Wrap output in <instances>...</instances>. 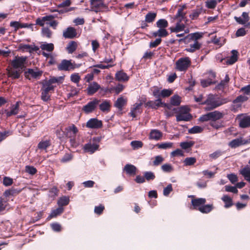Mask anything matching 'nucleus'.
I'll list each match as a JSON object with an SVG mask.
<instances>
[{
    "label": "nucleus",
    "mask_w": 250,
    "mask_h": 250,
    "mask_svg": "<svg viewBox=\"0 0 250 250\" xmlns=\"http://www.w3.org/2000/svg\"><path fill=\"white\" fill-rule=\"evenodd\" d=\"M63 80V77L61 76L57 78L53 77L48 81H46L42 83V87L41 89V99L43 101L46 102L50 99V95L49 92L54 90V86L53 83H62Z\"/></svg>",
    "instance_id": "obj_1"
},
{
    "label": "nucleus",
    "mask_w": 250,
    "mask_h": 250,
    "mask_svg": "<svg viewBox=\"0 0 250 250\" xmlns=\"http://www.w3.org/2000/svg\"><path fill=\"white\" fill-rule=\"evenodd\" d=\"M229 100L227 98H222L216 97L212 94L208 95L207 99L202 102V104H206V110H210L214 109L222 104L227 103Z\"/></svg>",
    "instance_id": "obj_2"
},
{
    "label": "nucleus",
    "mask_w": 250,
    "mask_h": 250,
    "mask_svg": "<svg viewBox=\"0 0 250 250\" xmlns=\"http://www.w3.org/2000/svg\"><path fill=\"white\" fill-rule=\"evenodd\" d=\"M224 116V114L219 111L208 113L201 116L199 120L201 122H207L210 121V125L213 127L218 129L221 126V124L216 123L215 121L222 119Z\"/></svg>",
    "instance_id": "obj_3"
},
{
    "label": "nucleus",
    "mask_w": 250,
    "mask_h": 250,
    "mask_svg": "<svg viewBox=\"0 0 250 250\" xmlns=\"http://www.w3.org/2000/svg\"><path fill=\"white\" fill-rule=\"evenodd\" d=\"M206 202L205 198H200L192 199L191 204L193 208L198 209L203 213H208L210 212L213 208L212 204L205 205Z\"/></svg>",
    "instance_id": "obj_4"
},
{
    "label": "nucleus",
    "mask_w": 250,
    "mask_h": 250,
    "mask_svg": "<svg viewBox=\"0 0 250 250\" xmlns=\"http://www.w3.org/2000/svg\"><path fill=\"white\" fill-rule=\"evenodd\" d=\"M101 141L100 137H94L88 143L85 144L83 149L85 152L90 154L94 153L99 147V142Z\"/></svg>",
    "instance_id": "obj_5"
},
{
    "label": "nucleus",
    "mask_w": 250,
    "mask_h": 250,
    "mask_svg": "<svg viewBox=\"0 0 250 250\" xmlns=\"http://www.w3.org/2000/svg\"><path fill=\"white\" fill-rule=\"evenodd\" d=\"M176 121H188L192 116L189 113V108L187 106H181L179 109L178 114L176 116Z\"/></svg>",
    "instance_id": "obj_6"
},
{
    "label": "nucleus",
    "mask_w": 250,
    "mask_h": 250,
    "mask_svg": "<svg viewBox=\"0 0 250 250\" xmlns=\"http://www.w3.org/2000/svg\"><path fill=\"white\" fill-rule=\"evenodd\" d=\"M191 64L188 57H183L178 59L175 63V68L179 71H186Z\"/></svg>",
    "instance_id": "obj_7"
},
{
    "label": "nucleus",
    "mask_w": 250,
    "mask_h": 250,
    "mask_svg": "<svg viewBox=\"0 0 250 250\" xmlns=\"http://www.w3.org/2000/svg\"><path fill=\"white\" fill-rule=\"evenodd\" d=\"M107 8V6L104 0H90V10L97 13Z\"/></svg>",
    "instance_id": "obj_8"
},
{
    "label": "nucleus",
    "mask_w": 250,
    "mask_h": 250,
    "mask_svg": "<svg viewBox=\"0 0 250 250\" xmlns=\"http://www.w3.org/2000/svg\"><path fill=\"white\" fill-rule=\"evenodd\" d=\"M42 74V71L37 68H29L24 72L25 77L29 80L38 79Z\"/></svg>",
    "instance_id": "obj_9"
},
{
    "label": "nucleus",
    "mask_w": 250,
    "mask_h": 250,
    "mask_svg": "<svg viewBox=\"0 0 250 250\" xmlns=\"http://www.w3.org/2000/svg\"><path fill=\"white\" fill-rule=\"evenodd\" d=\"M26 61L25 57H15V59L11 61V65L14 68L21 70L24 66Z\"/></svg>",
    "instance_id": "obj_10"
},
{
    "label": "nucleus",
    "mask_w": 250,
    "mask_h": 250,
    "mask_svg": "<svg viewBox=\"0 0 250 250\" xmlns=\"http://www.w3.org/2000/svg\"><path fill=\"white\" fill-rule=\"evenodd\" d=\"M100 101L97 99H94L92 101L87 103L85 105L83 106V111L86 113H89L93 111L98 104Z\"/></svg>",
    "instance_id": "obj_11"
},
{
    "label": "nucleus",
    "mask_w": 250,
    "mask_h": 250,
    "mask_svg": "<svg viewBox=\"0 0 250 250\" xmlns=\"http://www.w3.org/2000/svg\"><path fill=\"white\" fill-rule=\"evenodd\" d=\"M102 122L97 118H91L89 120L86 125V126L89 128L96 129L101 127Z\"/></svg>",
    "instance_id": "obj_12"
},
{
    "label": "nucleus",
    "mask_w": 250,
    "mask_h": 250,
    "mask_svg": "<svg viewBox=\"0 0 250 250\" xmlns=\"http://www.w3.org/2000/svg\"><path fill=\"white\" fill-rule=\"evenodd\" d=\"M185 25L184 23H181V21H178L176 23V25L174 27H171L170 28V30L171 32L178 33L184 31L185 33H188V29H185Z\"/></svg>",
    "instance_id": "obj_13"
},
{
    "label": "nucleus",
    "mask_w": 250,
    "mask_h": 250,
    "mask_svg": "<svg viewBox=\"0 0 250 250\" xmlns=\"http://www.w3.org/2000/svg\"><path fill=\"white\" fill-rule=\"evenodd\" d=\"M249 141L248 140H243L242 138H238L232 140L229 144V146L231 148H236L241 145L247 144Z\"/></svg>",
    "instance_id": "obj_14"
},
{
    "label": "nucleus",
    "mask_w": 250,
    "mask_h": 250,
    "mask_svg": "<svg viewBox=\"0 0 250 250\" xmlns=\"http://www.w3.org/2000/svg\"><path fill=\"white\" fill-rule=\"evenodd\" d=\"M78 132L77 127L74 125H71L65 128L64 132L68 137H75Z\"/></svg>",
    "instance_id": "obj_15"
},
{
    "label": "nucleus",
    "mask_w": 250,
    "mask_h": 250,
    "mask_svg": "<svg viewBox=\"0 0 250 250\" xmlns=\"http://www.w3.org/2000/svg\"><path fill=\"white\" fill-rule=\"evenodd\" d=\"M77 33L75 29L72 27H69L63 31V36L67 39H73L76 36Z\"/></svg>",
    "instance_id": "obj_16"
},
{
    "label": "nucleus",
    "mask_w": 250,
    "mask_h": 250,
    "mask_svg": "<svg viewBox=\"0 0 250 250\" xmlns=\"http://www.w3.org/2000/svg\"><path fill=\"white\" fill-rule=\"evenodd\" d=\"M142 103H135L133 104V107L131 108L129 115L133 118L136 117L138 113L141 112V106Z\"/></svg>",
    "instance_id": "obj_17"
},
{
    "label": "nucleus",
    "mask_w": 250,
    "mask_h": 250,
    "mask_svg": "<svg viewBox=\"0 0 250 250\" xmlns=\"http://www.w3.org/2000/svg\"><path fill=\"white\" fill-rule=\"evenodd\" d=\"M8 76L12 79H18L20 77L21 70L14 68L12 66L7 69Z\"/></svg>",
    "instance_id": "obj_18"
},
{
    "label": "nucleus",
    "mask_w": 250,
    "mask_h": 250,
    "mask_svg": "<svg viewBox=\"0 0 250 250\" xmlns=\"http://www.w3.org/2000/svg\"><path fill=\"white\" fill-rule=\"evenodd\" d=\"M53 18L54 17L52 15L39 18L36 20V24L43 26L45 23L48 24L47 21H51Z\"/></svg>",
    "instance_id": "obj_19"
},
{
    "label": "nucleus",
    "mask_w": 250,
    "mask_h": 250,
    "mask_svg": "<svg viewBox=\"0 0 250 250\" xmlns=\"http://www.w3.org/2000/svg\"><path fill=\"white\" fill-rule=\"evenodd\" d=\"M240 126L246 128L250 126V116L244 115L239 119Z\"/></svg>",
    "instance_id": "obj_20"
},
{
    "label": "nucleus",
    "mask_w": 250,
    "mask_h": 250,
    "mask_svg": "<svg viewBox=\"0 0 250 250\" xmlns=\"http://www.w3.org/2000/svg\"><path fill=\"white\" fill-rule=\"evenodd\" d=\"M234 19L240 24L245 25L249 21V16L246 12H243L241 17H235Z\"/></svg>",
    "instance_id": "obj_21"
},
{
    "label": "nucleus",
    "mask_w": 250,
    "mask_h": 250,
    "mask_svg": "<svg viewBox=\"0 0 250 250\" xmlns=\"http://www.w3.org/2000/svg\"><path fill=\"white\" fill-rule=\"evenodd\" d=\"M240 173L244 177L245 179L250 183V167L246 166L240 170Z\"/></svg>",
    "instance_id": "obj_22"
},
{
    "label": "nucleus",
    "mask_w": 250,
    "mask_h": 250,
    "mask_svg": "<svg viewBox=\"0 0 250 250\" xmlns=\"http://www.w3.org/2000/svg\"><path fill=\"white\" fill-rule=\"evenodd\" d=\"M71 66H72L71 61L63 60L58 65V68L60 70L69 71Z\"/></svg>",
    "instance_id": "obj_23"
},
{
    "label": "nucleus",
    "mask_w": 250,
    "mask_h": 250,
    "mask_svg": "<svg viewBox=\"0 0 250 250\" xmlns=\"http://www.w3.org/2000/svg\"><path fill=\"white\" fill-rule=\"evenodd\" d=\"M100 88V85L96 82L90 83L87 87V93L89 95H92Z\"/></svg>",
    "instance_id": "obj_24"
},
{
    "label": "nucleus",
    "mask_w": 250,
    "mask_h": 250,
    "mask_svg": "<svg viewBox=\"0 0 250 250\" xmlns=\"http://www.w3.org/2000/svg\"><path fill=\"white\" fill-rule=\"evenodd\" d=\"M163 104L166 105V104L162 102L161 99H157L155 101H149L146 103L147 106L155 109L157 108Z\"/></svg>",
    "instance_id": "obj_25"
},
{
    "label": "nucleus",
    "mask_w": 250,
    "mask_h": 250,
    "mask_svg": "<svg viewBox=\"0 0 250 250\" xmlns=\"http://www.w3.org/2000/svg\"><path fill=\"white\" fill-rule=\"evenodd\" d=\"M19 109V103L17 102V103L15 104H13L11 107V109L10 111H6V114L7 117L11 116L12 115H14L17 114L18 113V111Z\"/></svg>",
    "instance_id": "obj_26"
},
{
    "label": "nucleus",
    "mask_w": 250,
    "mask_h": 250,
    "mask_svg": "<svg viewBox=\"0 0 250 250\" xmlns=\"http://www.w3.org/2000/svg\"><path fill=\"white\" fill-rule=\"evenodd\" d=\"M136 169V167L131 164H126L124 168V170L129 175H135Z\"/></svg>",
    "instance_id": "obj_27"
},
{
    "label": "nucleus",
    "mask_w": 250,
    "mask_h": 250,
    "mask_svg": "<svg viewBox=\"0 0 250 250\" xmlns=\"http://www.w3.org/2000/svg\"><path fill=\"white\" fill-rule=\"evenodd\" d=\"M209 75L211 78L210 79L202 80L201 81V85L204 87H207L213 83L211 79H214L215 78V74L213 72L210 71L209 72Z\"/></svg>",
    "instance_id": "obj_28"
},
{
    "label": "nucleus",
    "mask_w": 250,
    "mask_h": 250,
    "mask_svg": "<svg viewBox=\"0 0 250 250\" xmlns=\"http://www.w3.org/2000/svg\"><path fill=\"white\" fill-rule=\"evenodd\" d=\"M168 32L166 29H159L152 33V35L154 37L164 38L166 37L168 35Z\"/></svg>",
    "instance_id": "obj_29"
},
{
    "label": "nucleus",
    "mask_w": 250,
    "mask_h": 250,
    "mask_svg": "<svg viewBox=\"0 0 250 250\" xmlns=\"http://www.w3.org/2000/svg\"><path fill=\"white\" fill-rule=\"evenodd\" d=\"M116 79L118 81L125 82L127 81L129 79V77L123 71H119L117 72L115 75Z\"/></svg>",
    "instance_id": "obj_30"
},
{
    "label": "nucleus",
    "mask_w": 250,
    "mask_h": 250,
    "mask_svg": "<svg viewBox=\"0 0 250 250\" xmlns=\"http://www.w3.org/2000/svg\"><path fill=\"white\" fill-rule=\"evenodd\" d=\"M162 136V133L157 130L153 129L151 131L149 135V138L152 140H159Z\"/></svg>",
    "instance_id": "obj_31"
},
{
    "label": "nucleus",
    "mask_w": 250,
    "mask_h": 250,
    "mask_svg": "<svg viewBox=\"0 0 250 250\" xmlns=\"http://www.w3.org/2000/svg\"><path fill=\"white\" fill-rule=\"evenodd\" d=\"M201 44L198 41H193L192 43H190L189 47L186 49V50L189 52H193L198 50L201 47Z\"/></svg>",
    "instance_id": "obj_32"
},
{
    "label": "nucleus",
    "mask_w": 250,
    "mask_h": 250,
    "mask_svg": "<svg viewBox=\"0 0 250 250\" xmlns=\"http://www.w3.org/2000/svg\"><path fill=\"white\" fill-rule=\"evenodd\" d=\"M231 53L232 55L226 61V63L228 65L233 64L237 61L238 59V52L236 50H232Z\"/></svg>",
    "instance_id": "obj_33"
},
{
    "label": "nucleus",
    "mask_w": 250,
    "mask_h": 250,
    "mask_svg": "<svg viewBox=\"0 0 250 250\" xmlns=\"http://www.w3.org/2000/svg\"><path fill=\"white\" fill-rule=\"evenodd\" d=\"M110 106V103L108 101H104L99 105L100 110L104 112L109 111Z\"/></svg>",
    "instance_id": "obj_34"
},
{
    "label": "nucleus",
    "mask_w": 250,
    "mask_h": 250,
    "mask_svg": "<svg viewBox=\"0 0 250 250\" xmlns=\"http://www.w3.org/2000/svg\"><path fill=\"white\" fill-rule=\"evenodd\" d=\"M51 145L49 140H43L41 141L38 145V148L41 150H45L46 152V149Z\"/></svg>",
    "instance_id": "obj_35"
},
{
    "label": "nucleus",
    "mask_w": 250,
    "mask_h": 250,
    "mask_svg": "<svg viewBox=\"0 0 250 250\" xmlns=\"http://www.w3.org/2000/svg\"><path fill=\"white\" fill-rule=\"evenodd\" d=\"M40 48L42 50L52 52L54 50V47L53 43L44 42L41 44Z\"/></svg>",
    "instance_id": "obj_36"
},
{
    "label": "nucleus",
    "mask_w": 250,
    "mask_h": 250,
    "mask_svg": "<svg viewBox=\"0 0 250 250\" xmlns=\"http://www.w3.org/2000/svg\"><path fill=\"white\" fill-rule=\"evenodd\" d=\"M221 199L225 203V207L226 208H229L232 206V199L227 195H223Z\"/></svg>",
    "instance_id": "obj_37"
},
{
    "label": "nucleus",
    "mask_w": 250,
    "mask_h": 250,
    "mask_svg": "<svg viewBox=\"0 0 250 250\" xmlns=\"http://www.w3.org/2000/svg\"><path fill=\"white\" fill-rule=\"evenodd\" d=\"M156 25L159 29H166L168 26V23L166 20L162 19L156 22Z\"/></svg>",
    "instance_id": "obj_38"
},
{
    "label": "nucleus",
    "mask_w": 250,
    "mask_h": 250,
    "mask_svg": "<svg viewBox=\"0 0 250 250\" xmlns=\"http://www.w3.org/2000/svg\"><path fill=\"white\" fill-rule=\"evenodd\" d=\"M77 43L74 41L70 42L66 47V49L69 54L73 53L77 49Z\"/></svg>",
    "instance_id": "obj_39"
},
{
    "label": "nucleus",
    "mask_w": 250,
    "mask_h": 250,
    "mask_svg": "<svg viewBox=\"0 0 250 250\" xmlns=\"http://www.w3.org/2000/svg\"><path fill=\"white\" fill-rule=\"evenodd\" d=\"M126 100L123 97H120L117 99L115 103V106L119 109H122L123 106L125 104Z\"/></svg>",
    "instance_id": "obj_40"
},
{
    "label": "nucleus",
    "mask_w": 250,
    "mask_h": 250,
    "mask_svg": "<svg viewBox=\"0 0 250 250\" xmlns=\"http://www.w3.org/2000/svg\"><path fill=\"white\" fill-rule=\"evenodd\" d=\"M63 211V208L62 207H59L52 211L51 214L48 216V219H50L53 217H55L58 215H60Z\"/></svg>",
    "instance_id": "obj_41"
},
{
    "label": "nucleus",
    "mask_w": 250,
    "mask_h": 250,
    "mask_svg": "<svg viewBox=\"0 0 250 250\" xmlns=\"http://www.w3.org/2000/svg\"><path fill=\"white\" fill-rule=\"evenodd\" d=\"M186 13L182 11V9H178L174 18L178 21H182L186 18Z\"/></svg>",
    "instance_id": "obj_42"
},
{
    "label": "nucleus",
    "mask_w": 250,
    "mask_h": 250,
    "mask_svg": "<svg viewBox=\"0 0 250 250\" xmlns=\"http://www.w3.org/2000/svg\"><path fill=\"white\" fill-rule=\"evenodd\" d=\"M202 12V8L201 7H198L192 11V13L189 15V17L192 20L197 19Z\"/></svg>",
    "instance_id": "obj_43"
},
{
    "label": "nucleus",
    "mask_w": 250,
    "mask_h": 250,
    "mask_svg": "<svg viewBox=\"0 0 250 250\" xmlns=\"http://www.w3.org/2000/svg\"><path fill=\"white\" fill-rule=\"evenodd\" d=\"M181 103V98L177 95H174L170 99V104L174 106H178Z\"/></svg>",
    "instance_id": "obj_44"
},
{
    "label": "nucleus",
    "mask_w": 250,
    "mask_h": 250,
    "mask_svg": "<svg viewBox=\"0 0 250 250\" xmlns=\"http://www.w3.org/2000/svg\"><path fill=\"white\" fill-rule=\"evenodd\" d=\"M69 202V199L68 197L63 196L60 198L58 201V204L59 207H62L63 206H66L68 204Z\"/></svg>",
    "instance_id": "obj_45"
},
{
    "label": "nucleus",
    "mask_w": 250,
    "mask_h": 250,
    "mask_svg": "<svg viewBox=\"0 0 250 250\" xmlns=\"http://www.w3.org/2000/svg\"><path fill=\"white\" fill-rule=\"evenodd\" d=\"M156 17V13L149 12L146 16L145 21L146 22L148 23L151 22L155 20Z\"/></svg>",
    "instance_id": "obj_46"
},
{
    "label": "nucleus",
    "mask_w": 250,
    "mask_h": 250,
    "mask_svg": "<svg viewBox=\"0 0 250 250\" xmlns=\"http://www.w3.org/2000/svg\"><path fill=\"white\" fill-rule=\"evenodd\" d=\"M203 128L200 126H194L188 130V133L190 134L199 133L203 131Z\"/></svg>",
    "instance_id": "obj_47"
},
{
    "label": "nucleus",
    "mask_w": 250,
    "mask_h": 250,
    "mask_svg": "<svg viewBox=\"0 0 250 250\" xmlns=\"http://www.w3.org/2000/svg\"><path fill=\"white\" fill-rule=\"evenodd\" d=\"M130 145L134 150H136L142 147L143 144L140 141H133L130 143Z\"/></svg>",
    "instance_id": "obj_48"
},
{
    "label": "nucleus",
    "mask_w": 250,
    "mask_h": 250,
    "mask_svg": "<svg viewBox=\"0 0 250 250\" xmlns=\"http://www.w3.org/2000/svg\"><path fill=\"white\" fill-rule=\"evenodd\" d=\"M206 6L209 9L214 8L217 4V0H208L205 2Z\"/></svg>",
    "instance_id": "obj_49"
},
{
    "label": "nucleus",
    "mask_w": 250,
    "mask_h": 250,
    "mask_svg": "<svg viewBox=\"0 0 250 250\" xmlns=\"http://www.w3.org/2000/svg\"><path fill=\"white\" fill-rule=\"evenodd\" d=\"M173 143L172 142H165L158 145V148L166 149L173 147Z\"/></svg>",
    "instance_id": "obj_50"
},
{
    "label": "nucleus",
    "mask_w": 250,
    "mask_h": 250,
    "mask_svg": "<svg viewBox=\"0 0 250 250\" xmlns=\"http://www.w3.org/2000/svg\"><path fill=\"white\" fill-rule=\"evenodd\" d=\"M196 162V159L194 157H188L185 159L184 162L185 166H191L194 165Z\"/></svg>",
    "instance_id": "obj_51"
},
{
    "label": "nucleus",
    "mask_w": 250,
    "mask_h": 250,
    "mask_svg": "<svg viewBox=\"0 0 250 250\" xmlns=\"http://www.w3.org/2000/svg\"><path fill=\"white\" fill-rule=\"evenodd\" d=\"M194 144V143L192 141L183 142L180 143V146L183 149H186L191 147Z\"/></svg>",
    "instance_id": "obj_52"
},
{
    "label": "nucleus",
    "mask_w": 250,
    "mask_h": 250,
    "mask_svg": "<svg viewBox=\"0 0 250 250\" xmlns=\"http://www.w3.org/2000/svg\"><path fill=\"white\" fill-rule=\"evenodd\" d=\"M11 134L12 132L9 130H5L2 132H0V142H2Z\"/></svg>",
    "instance_id": "obj_53"
},
{
    "label": "nucleus",
    "mask_w": 250,
    "mask_h": 250,
    "mask_svg": "<svg viewBox=\"0 0 250 250\" xmlns=\"http://www.w3.org/2000/svg\"><path fill=\"white\" fill-rule=\"evenodd\" d=\"M153 95L157 99H161V91L157 87H154L151 89Z\"/></svg>",
    "instance_id": "obj_54"
},
{
    "label": "nucleus",
    "mask_w": 250,
    "mask_h": 250,
    "mask_svg": "<svg viewBox=\"0 0 250 250\" xmlns=\"http://www.w3.org/2000/svg\"><path fill=\"white\" fill-rule=\"evenodd\" d=\"M190 38L193 41H197L203 36V33L199 32H196L189 34Z\"/></svg>",
    "instance_id": "obj_55"
},
{
    "label": "nucleus",
    "mask_w": 250,
    "mask_h": 250,
    "mask_svg": "<svg viewBox=\"0 0 250 250\" xmlns=\"http://www.w3.org/2000/svg\"><path fill=\"white\" fill-rule=\"evenodd\" d=\"M172 93V90L169 89H164L161 91V98H166L170 96Z\"/></svg>",
    "instance_id": "obj_56"
},
{
    "label": "nucleus",
    "mask_w": 250,
    "mask_h": 250,
    "mask_svg": "<svg viewBox=\"0 0 250 250\" xmlns=\"http://www.w3.org/2000/svg\"><path fill=\"white\" fill-rule=\"evenodd\" d=\"M25 171L31 175H34L37 172V169L33 166H26L25 167Z\"/></svg>",
    "instance_id": "obj_57"
},
{
    "label": "nucleus",
    "mask_w": 250,
    "mask_h": 250,
    "mask_svg": "<svg viewBox=\"0 0 250 250\" xmlns=\"http://www.w3.org/2000/svg\"><path fill=\"white\" fill-rule=\"evenodd\" d=\"M173 190L172 186L171 184H168L163 190V195L165 196H168L169 193Z\"/></svg>",
    "instance_id": "obj_58"
},
{
    "label": "nucleus",
    "mask_w": 250,
    "mask_h": 250,
    "mask_svg": "<svg viewBox=\"0 0 250 250\" xmlns=\"http://www.w3.org/2000/svg\"><path fill=\"white\" fill-rule=\"evenodd\" d=\"M73 158V155L71 153H66L61 159V162L67 163L70 161Z\"/></svg>",
    "instance_id": "obj_59"
},
{
    "label": "nucleus",
    "mask_w": 250,
    "mask_h": 250,
    "mask_svg": "<svg viewBox=\"0 0 250 250\" xmlns=\"http://www.w3.org/2000/svg\"><path fill=\"white\" fill-rule=\"evenodd\" d=\"M42 35L43 37H47L48 38H50L52 36V32L51 30L48 28H43L42 29Z\"/></svg>",
    "instance_id": "obj_60"
},
{
    "label": "nucleus",
    "mask_w": 250,
    "mask_h": 250,
    "mask_svg": "<svg viewBox=\"0 0 250 250\" xmlns=\"http://www.w3.org/2000/svg\"><path fill=\"white\" fill-rule=\"evenodd\" d=\"M248 99V97L244 95H240L238 96L236 99L233 101V103H242L243 102L246 101Z\"/></svg>",
    "instance_id": "obj_61"
},
{
    "label": "nucleus",
    "mask_w": 250,
    "mask_h": 250,
    "mask_svg": "<svg viewBox=\"0 0 250 250\" xmlns=\"http://www.w3.org/2000/svg\"><path fill=\"white\" fill-rule=\"evenodd\" d=\"M161 168L163 171L166 172H170L173 170L172 167L168 164L163 165L161 167Z\"/></svg>",
    "instance_id": "obj_62"
},
{
    "label": "nucleus",
    "mask_w": 250,
    "mask_h": 250,
    "mask_svg": "<svg viewBox=\"0 0 250 250\" xmlns=\"http://www.w3.org/2000/svg\"><path fill=\"white\" fill-rule=\"evenodd\" d=\"M164 160V158L161 155L156 156L155 157V160H154L153 163L154 166H158L161 163L163 162Z\"/></svg>",
    "instance_id": "obj_63"
},
{
    "label": "nucleus",
    "mask_w": 250,
    "mask_h": 250,
    "mask_svg": "<svg viewBox=\"0 0 250 250\" xmlns=\"http://www.w3.org/2000/svg\"><path fill=\"white\" fill-rule=\"evenodd\" d=\"M70 79L72 82L75 83H78L80 80V77L78 73H74L71 74Z\"/></svg>",
    "instance_id": "obj_64"
}]
</instances>
